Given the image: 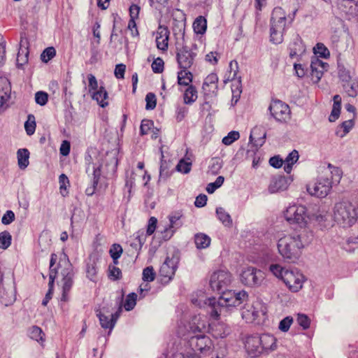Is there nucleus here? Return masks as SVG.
Segmentation results:
<instances>
[{
    "label": "nucleus",
    "instance_id": "obj_63",
    "mask_svg": "<svg viewBox=\"0 0 358 358\" xmlns=\"http://www.w3.org/2000/svg\"><path fill=\"white\" fill-rule=\"evenodd\" d=\"M294 69L296 76L300 78H303L307 73V69L301 64H294Z\"/></svg>",
    "mask_w": 358,
    "mask_h": 358
},
{
    "label": "nucleus",
    "instance_id": "obj_55",
    "mask_svg": "<svg viewBox=\"0 0 358 358\" xmlns=\"http://www.w3.org/2000/svg\"><path fill=\"white\" fill-rule=\"evenodd\" d=\"M192 164L185 159H181L176 166V170L182 173H187L190 171Z\"/></svg>",
    "mask_w": 358,
    "mask_h": 358
},
{
    "label": "nucleus",
    "instance_id": "obj_24",
    "mask_svg": "<svg viewBox=\"0 0 358 358\" xmlns=\"http://www.w3.org/2000/svg\"><path fill=\"white\" fill-rule=\"evenodd\" d=\"M289 50L290 57H294L304 52V45L302 39L299 36H296L289 43Z\"/></svg>",
    "mask_w": 358,
    "mask_h": 358
},
{
    "label": "nucleus",
    "instance_id": "obj_32",
    "mask_svg": "<svg viewBox=\"0 0 358 358\" xmlns=\"http://www.w3.org/2000/svg\"><path fill=\"white\" fill-rule=\"evenodd\" d=\"M299 159V153L298 151L294 150L291 152L289 155L286 157L284 161L285 166L284 170L286 173H289L292 169V165L296 162Z\"/></svg>",
    "mask_w": 358,
    "mask_h": 358
},
{
    "label": "nucleus",
    "instance_id": "obj_23",
    "mask_svg": "<svg viewBox=\"0 0 358 358\" xmlns=\"http://www.w3.org/2000/svg\"><path fill=\"white\" fill-rule=\"evenodd\" d=\"M29 337L38 342L41 346H44L45 342V334L38 326L33 325L28 329Z\"/></svg>",
    "mask_w": 358,
    "mask_h": 358
},
{
    "label": "nucleus",
    "instance_id": "obj_49",
    "mask_svg": "<svg viewBox=\"0 0 358 358\" xmlns=\"http://www.w3.org/2000/svg\"><path fill=\"white\" fill-rule=\"evenodd\" d=\"M156 273L152 266H147L143 271V280L145 282H152L155 278Z\"/></svg>",
    "mask_w": 358,
    "mask_h": 358
},
{
    "label": "nucleus",
    "instance_id": "obj_39",
    "mask_svg": "<svg viewBox=\"0 0 358 358\" xmlns=\"http://www.w3.org/2000/svg\"><path fill=\"white\" fill-rule=\"evenodd\" d=\"M59 182L60 194L63 196H66L69 193L68 187L70 186V182L68 177L64 173L61 174L59 178Z\"/></svg>",
    "mask_w": 358,
    "mask_h": 358
},
{
    "label": "nucleus",
    "instance_id": "obj_10",
    "mask_svg": "<svg viewBox=\"0 0 358 358\" xmlns=\"http://www.w3.org/2000/svg\"><path fill=\"white\" fill-rule=\"evenodd\" d=\"M189 343L194 352H198L203 356L210 355L213 351L211 339L203 334L192 336Z\"/></svg>",
    "mask_w": 358,
    "mask_h": 358
},
{
    "label": "nucleus",
    "instance_id": "obj_20",
    "mask_svg": "<svg viewBox=\"0 0 358 358\" xmlns=\"http://www.w3.org/2000/svg\"><path fill=\"white\" fill-rule=\"evenodd\" d=\"M209 331L215 338H224L230 332L229 327L223 322L213 323L208 324Z\"/></svg>",
    "mask_w": 358,
    "mask_h": 358
},
{
    "label": "nucleus",
    "instance_id": "obj_28",
    "mask_svg": "<svg viewBox=\"0 0 358 358\" xmlns=\"http://www.w3.org/2000/svg\"><path fill=\"white\" fill-rule=\"evenodd\" d=\"M17 164L21 169H26L29 164V152L26 148L19 149L17 152Z\"/></svg>",
    "mask_w": 358,
    "mask_h": 358
},
{
    "label": "nucleus",
    "instance_id": "obj_16",
    "mask_svg": "<svg viewBox=\"0 0 358 358\" xmlns=\"http://www.w3.org/2000/svg\"><path fill=\"white\" fill-rule=\"evenodd\" d=\"M263 278L262 272L254 267L245 268L241 274V282L248 286H254L259 284Z\"/></svg>",
    "mask_w": 358,
    "mask_h": 358
},
{
    "label": "nucleus",
    "instance_id": "obj_60",
    "mask_svg": "<svg viewBox=\"0 0 358 358\" xmlns=\"http://www.w3.org/2000/svg\"><path fill=\"white\" fill-rule=\"evenodd\" d=\"M157 220L155 217H151L148 220L146 234L148 236L152 235L157 228Z\"/></svg>",
    "mask_w": 358,
    "mask_h": 358
},
{
    "label": "nucleus",
    "instance_id": "obj_35",
    "mask_svg": "<svg viewBox=\"0 0 358 358\" xmlns=\"http://www.w3.org/2000/svg\"><path fill=\"white\" fill-rule=\"evenodd\" d=\"M122 252L123 250L120 244L114 243L111 245L109 250V254L113 259V263H114V264H118V259L121 257Z\"/></svg>",
    "mask_w": 358,
    "mask_h": 358
},
{
    "label": "nucleus",
    "instance_id": "obj_5",
    "mask_svg": "<svg viewBox=\"0 0 358 358\" xmlns=\"http://www.w3.org/2000/svg\"><path fill=\"white\" fill-rule=\"evenodd\" d=\"M303 247L301 236L296 233L284 235L278 242V250L280 255L292 262L299 258Z\"/></svg>",
    "mask_w": 358,
    "mask_h": 358
},
{
    "label": "nucleus",
    "instance_id": "obj_11",
    "mask_svg": "<svg viewBox=\"0 0 358 358\" xmlns=\"http://www.w3.org/2000/svg\"><path fill=\"white\" fill-rule=\"evenodd\" d=\"M231 282V273L224 270L214 272L210 280V285L213 290L221 292L226 289Z\"/></svg>",
    "mask_w": 358,
    "mask_h": 358
},
{
    "label": "nucleus",
    "instance_id": "obj_2",
    "mask_svg": "<svg viewBox=\"0 0 358 358\" xmlns=\"http://www.w3.org/2000/svg\"><path fill=\"white\" fill-rule=\"evenodd\" d=\"M248 295L245 291L235 292L228 290L224 292L217 301L215 298H209L205 302L210 310V317L218 320L222 309L225 308L236 307L248 300Z\"/></svg>",
    "mask_w": 358,
    "mask_h": 358
},
{
    "label": "nucleus",
    "instance_id": "obj_51",
    "mask_svg": "<svg viewBox=\"0 0 358 358\" xmlns=\"http://www.w3.org/2000/svg\"><path fill=\"white\" fill-rule=\"evenodd\" d=\"M151 67L154 73H161L164 69V62L162 58L157 57L152 62Z\"/></svg>",
    "mask_w": 358,
    "mask_h": 358
},
{
    "label": "nucleus",
    "instance_id": "obj_6",
    "mask_svg": "<svg viewBox=\"0 0 358 358\" xmlns=\"http://www.w3.org/2000/svg\"><path fill=\"white\" fill-rule=\"evenodd\" d=\"M287 20V14L284 9L281 7L274 8L270 22V38L273 43L280 44L283 41Z\"/></svg>",
    "mask_w": 358,
    "mask_h": 358
},
{
    "label": "nucleus",
    "instance_id": "obj_25",
    "mask_svg": "<svg viewBox=\"0 0 358 358\" xmlns=\"http://www.w3.org/2000/svg\"><path fill=\"white\" fill-rule=\"evenodd\" d=\"M208 324H211L206 318H201V317H195L192 320V324L191 329L193 333H203L207 329L209 330Z\"/></svg>",
    "mask_w": 358,
    "mask_h": 358
},
{
    "label": "nucleus",
    "instance_id": "obj_54",
    "mask_svg": "<svg viewBox=\"0 0 358 358\" xmlns=\"http://www.w3.org/2000/svg\"><path fill=\"white\" fill-rule=\"evenodd\" d=\"M239 138V133L238 131H230L227 136L223 138L222 143L226 145H229Z\"/></svg>",
    "mask_w": 358,
    "mask_h": 358
},
{
    "label": "nucleus",
    "instance_id": "obj_38",
    "mask_svg": "<svg viewBox=\"0 0 358 358\" xmlns=\"http://www.w3.org/2000/svg\"><path fill=\"white\" fill-rule=\"evenodd\" d=\"M313 52L316 55L315 57L317 58L320 57L327 59L330 56V52L328 48L321 43H317L316 45L313 48Z\"/></svg>",
    "mask_w": 358,
    "mask_h": 358
},
{
    "label": "nucleus",
    "instance_id": "obj_42",
    "mask_svg": "<svg viewBox=\"0 0 358 358\" xmlns=\"http://www.w3.org/2000/svg\"><path fill=\"white\" fill-rule=\"evenodd\" d=\"M29 58V51L27 48L19 49L17 55V65L19 67H22L24 64L28 62Z\"/></svg>",
    "mask_w": 358,
    "mask_h": 358
},
{
    "label": "nucleus",
    "instance_id": "obj_29",
    "mask_svg": "<svg viewBox=\"0 0 358 358\" xmlns=\"http://www.w3.org/2000/svg\"><path fill=\"white\" fill-rule=\"evenodd\" d=\"M339 5L350 14L358 13V3L355 0H338Z\"/></svg>",
    "mask_w": 358,
    "mask_h": 358
},
{
    "label": "nucleus",
    "instance_id": "obj_31",
    "mask_svg": "<svg viewBox=\"0 0 358 358\" xmlns=\"http://www.w3.org/2000/svg\"><path fill=\"white\" fill-rule=\"evenodd\" d=\"M197 99V90L193 85L188 86L184 91L183 99L186 104L194 103Z\"/></svg>",
    "mask_w": 358,
    "mask_h": 358
},
{
    "label": "nucleus",
    "instance_id": "obj_33",
    "mask_svg": "<svg viewBox=\"0 0 358 358\" xmlns=\"http://www.w3.org/2000/svg\"><path fill=\"white\" fill-rule=\"evenodd\" d=\"M94 179H93V187L90 188H87L86 189V194L88 196H92L96 188L99 186V183H101L102 178H101V171L100 167H97L94 169L93 172Z\"/></svg>",
    "mask_w": 358,
    "mask_h": 358
},
{
    "label": "nucleus",
    "instance_id": "obj_41",
    "mask_svg": "<svg viewBox=\"0 0 358 358\" xmlns=\"http://www.w3.org/2000/svg\"><path fill=\"white\" fill-rule=\"evenodd\" d=\"M36 120L34 115L30 114L27 117V120L24 123V129L27 132V134L29 136H31L34 134L36 130Z\"/></svg>",
    "mask_w": 358,
    "mask_h": 358
},
{
    "label": "nucleus",
    "instance_id": "obj_47",
    "mask_svg": "<svg viewBox=\"0 0 358 358\" xmlns=\"http://www.w3.org/2000/svg\"><path fill=\"white\" fill-rule=\"evenodd\" d=\"M285 180L283 178L273 179L268 187L269 192L271 193H275L280 190H282Z\"/></svg>",
    "mask_w": 358,
    "mask_h": 358
},
{
    "label": "nucleus",
    "instance_id": "obj_46",
    "mask_svg": "<svg viewBox=\"0 0 358 358\" xmlns=\"http://www.w3.org/2000/svg\"><path fill=\"white\" fill-rule=\"evenodd\" d=\"M56 55V50L53 47L45 48L41 55V59L45 63H48Z\"/></svg>",
    "mask_w": 358,
    "mask_h": 358
},
{
    "label": "nucleus",
    "instance_id": "obj_4",
    "mask_svg": "<svg viewBox=\"0 0 358 358\" xmlns=\"http://www.w3.org/2000/svg\"><path fill=\"white\" fill-rule=\"evenodd\" d=\"M270 271L280 279L291 292H299L306 279L304 275L296 268L283 267L278 264H271Z\"/></svg>",
    "mask_w": 358,
    "mask_h": 358
},
{
    "label": "nucleus",
    "instance_id": "obj_58",
    "mask_svg": "<svg viewBox=\"0 0 358 358\" xmlns=\"http://www.w3.org/2000/svg\"><path fill=\"white\" fill-rule=\"evenodd\" d=\"M182 217V214L179 212L175 213L169 217L170 227L171 228H179L182 224L179 222Z\"/></svg>",
    "mask_w": 358,
    "mask_h": 358
},
{
    "label": "nucleus",
    "instance_id": "obj_48",
    "mask_svg": "<svg viewBox=\"0 0 358 358\" xmlns=\"http://www.w3.org/2000/svg\"><path fill=\"white\" fill-rule=\"evenodd\" d=\"M154 123L150 120H143L140 126V135L144 136L148 134L151 129H153Z\"/></svg>",
    "mask_w": 358,
    "mask_h": 358
},
{
    "label": "nucleus",
    "instance_id": "obj_14",
    "mask_svg": "<svg viewBox=\"0 0 358 358\" xmlns=\"http://www.w3.org/2000/svg\"><path fill=\"white\" fill-rule=\"evenodd\" d=\"M196 53L187 46L178 50L176 59L180 69H191L194 64Z\"/></svg>",
    "mask_w": 358,
    "mask_h": 358
},
{
    "label": "nucleus",
    "instance_id": "obj_45",
    "mask_svg": "<svg viewBox=\"0 0 358 358\" xmlns=\"http://www.w3.org/2000/svg\"><path fill=\"white\" fill-rule=\"evenodd\" d=\"M12 236L10 234L4 231L0 233V248L6 250L11 244Z\"/></svg>",
    "mask_w": 358,
    "mask_h": 358
},
{
    "label": "nucleus",
    "instance_id": "obj_17",
    "mask_svg": "<svg viewBox=\"0 0 358 358\" xmlns=\"http://www.w3.org/2000/svg\"><path fill=\"white\" fill-rule=\"evenodd\" d=\"M329 64L317 57H313L310 62V79L313 83H318L327 70Z\"/></svg>",
    "mask_w": 358,
    "mask_h": 358
},
{
    "label": "nucleus",
    "instance_id": "obj_34",
    "mask_svg": "<svg viewBox=\"0 0 358 358\" xmlns=\"http://www.w3.org/2000/svg\"><path fill=\"white\" fill-rule=\"evenodd\" d=\"M96 315L99 319L101 327L104 329H109L110 330L113 329L115 326V320L111 318L110 315L106 316L101 311H97Z\"/></svg>",
    "mask_w": 358,
    "mask_h": 358
},
{
    "label": "nucleus",
    "instance_id": "obj_13",
    "mask_svg": "<svg viewBox=\"0 0 358 358\" xmlns=\"http://www.w3.org/2000/svg\"><path fill=\"white\" fill-rule=\"evenodd\" d=\"M284 216L289 222L298 224H306L308 218L306 207L296 205L289 206Z\"/></svg>",
    "mask_w": 358,
    "mask_h": 358
},
{
    "label": "nucleus",
    "instance_id": "obj_7",
    "mask_svg": "<svg viewBox=\"0 0 358 358\" xmlns=\"http://www.w3.org/2000/svg\"><path fill=\"white\" fill-rule=\"evenodd\" d=\"M334 217L335 222L343 227H351L358 217V206L349 202H340L335 205Z\"/></svg>",
    "mask_w": 358,
    "mask_h": 358
},
{
    "label": "nucleus",
    "instance_id": "obj_3",
    "mask_svg": "<svg viewBox=\"0 0 358 358\" xmlns=\"http://www.w3.org/2000/svg\"><path fill=\"white\" fill-rule=\"evenodd\" d=\"M245 350L251 357H258L277 349V339L269 334L249 335L243 340Z\"/></svg>",
    "mask_w": 358,
    "mask_h": 358
},
{
    "label": "nucleus",
    "instance_id": "obj_53",
    "mask_svg": "<svg viewBox=\"0 0 358 358\" xmlns=\"http://www.w3.org/2000/svg\"><path fill=\"white\" fill-rule=\"evenodd\" d=\"M224 180V177L218 176L214 182L209 183L206 187V191L209 194L213 193L215 189L221 187Z\"/></svg>",
    "mask_w": 358,
    "mask_h": 358
},
{
    "label": "nucleus",
    "instance_id": "obj_21",
    "mask_svg": "<svg viewBox=\"0 0 358 358\" xmlns=\"http://www.w3.org/2000/svg\"><path fill=\"white\" fill-rule=\"evenodd\" d=\"M192 27L194 33L201 36L199 41L201 43H203L205 40L203 36L207 30V20L201 15L197 17L193 22Z\"/></svg>",
    "mask_w": 358,
    "mask_h": 358
},
{
    "label": "nucleus",
    "instance_id": "obj_40",
    "mask_svg": "<svg viewBox=\"0 0 358 358\" xmlns=\"http://www.w3.org/2000/svg\"><path fill=\"white\" fill-rule=\"evenodd\" d=\"M116 265L113 263L108 266V277L113 281L120 280L122 278V271Z\"/></svg>",
    "mask_w": 358,
    "mask_h": 358
},
{
    "label": "nucleus",
    "instance_id": "obj_22",
    "mask_svg": "<svg viewBox=\"0 0 358 358\" xmlns=\"http://www.w3.org/2000/svg\"><path fill=\"white\" fill-rule=\"evenodd\" d=\"M91 96L102 108L108 105V94L103 86H100L99 90L93 92Z\"/></svg>",
    "mask_w": 358,
    "mask_h": 358
},
{
    "label": "nucleus",
    "instance_id": "obj_12",
    "mask_svg": "<svg viewBox=\"0 0 358 358\" xmlns=\"http://www.w3.org/2000/svg\"><path fill=\"white\" fill-rule=\"evenodd\" d=\"M269 110L272 116L281 122H287L291 117L289 106L280 100H273L269 106Z\"/></svg>",
    "mask_w": 358,
    "mask_h": 358
},
{
    "label": "nucleus",
    "instance_id": "obj_44",
    "mask_svg": "<svg viewBox=\"0 0 358 358\" xmlns=\"http://www.w3.org/2000/svg\"><path fill=\"white\" fill-rule=\"evenodd\" d=\"M137 300V294L135 293H131L128 294L123 302V307L127 311L132 310L136 304Z\"/></svg>",
    "mask_w": 358,
    "mask_h": 358
},
{
    "label": "nucleus",
    "instance_id": "obj_15",
    "mask_svg": "<svg viewBox=\"0 0 358 358\" xmlns=\"http://www.w3.org/2000/svg\"><path fill=\"white\" fill-rule=\"evenodd\" d=\"M178 262V259L174 255L166 258L159 269V276L162 282H168L172 279L175 275Z\"/></svg>",
    "mask_w": 358,
    "mask_h": 358
},
{
    "label": "nucleus",
    "instance_id": "obj_50",
    "mask_svg": "<svg viewBox=\"0 0 358 358\" xmlns=\"http://www.w3.org/2000/svg\"><path fill=\"white\" fill-rule=\"evenodd\" d=\"M87 78L88 80V92L91 94L93 92L99 90L98 81L96 77L91 73L87 76Z\"/></svg>",
    "mask_w": 358,
    "mask_h": 358
},
{
    "label": "nucleus",
    "instance_id": "obj_43",
    "mask_svg": "<svg viewBox=\"0 0 358 358\" xmlns=\"http://www.w3.org/2000/svg\"><path fill=\"white\" fill-rule=\"evenodd\" d=\"M216 213L218 219L225 225L231 226L232 220L230 215L222 208H218L216 210Z\"/></svg>",
    "mask_w": 358,
    "mask_h": 358
},
{
    "label": "nucleus",
    "instance_id": "obj_30",
    "mask_svg": "<svg viewBox=\"0 0 358 358\" xmlns=\"http://www.w3.org/2000/svg\"><path fill=\"white\" fill-rule=\"evenodd\" d=\"M210 238L205 234L199 233L194 236V242L196 248L199 249L208 248L210 244Z\"/></svg>",
    "mask_w": 358,
    "mask_h": 358
},
{
    "label": "nucleus",
    "instance_id": "obj_37",
    "mask_svg": "<svg viewBox=\"0 0 358 358\" xmlns=\"http://www.w3.org/2000/svg\"><path fill=\"white\" fill-rule=\"evenodd\" d=\"M11 85L9 80L5 77H0V96L10 98Z\"/></svg>",
    "mask_w": 358,
    "mask_h": 358
},
{
    "label": "nucleus",
    "instance_id": "obj_18",
    "mask_svg": "<svg viewBox=\"0 0 358 358\" xmlns=\"http://www.w3.org/2000/svg\"><path fill=\"white\" fill-rule=\"evenodd\" d=\"M155 34L157 48L162 53H166L169 49V29L166 26L160 25Z\"/></svg>",
    "mask_w": 358,
    "mask_h": 358
},
{
    "label": "nucleus",
    "instance_id": "obj_9",
    "mask_svg": "<svg viewBox=\"0 0 358 358\" xmlns=\"http://www.w3.org/2000/svg\"><path fill=\"white\" fill-rule=\"evenodd\" d=\"M241 309L242 318L248 323H252L264 317L267 312L266 305L258 299L252 301H245Z\"/></svg>",
    "mask_w": 358,
    "mask_h": 358
},
{
    "label": "nucleus",
    "instance_id": "obj_57",
    "mask_svg": "<svg viewBox=\"0 0 358 358\" xmlns=\"http://www.w3.org/2000/svg\"><path fill=\"white\" fill-rule=\"evenodd\" d=\"M146 109L152 110L156 107L157 99L155 94L150 92L145 96Z\"/></svg>",
    "mask_w": 358,
    "mask_h": 358
},
{
    "label": "nucleus",
    "instance_id": "obj_56",
    "mask_svg": "<svg viewBox=\"0 0 358 358\" xmlns=\"http://www.w3.org/2000/svg\"><path fill=\"white\" fill-rule=\"evenodd\" d=\"M292 323H293L292 317L287 316L280 322L278 328L280 331H282L283 332H287L289 329Z\"/></svg>",
    "mask_w": 358,
    "mask_h": 358
},
{
    "label": "nucleus",
    "instance_id": "obj_52",
    "mask_svg": "<svg viewBox=\"0 0 358 358\" xmlns=\"http://www.w3.org/2000/svg\"><path fill=\"white\" fill-rule=\"evenodd\" d=\"M296 321L299 326L303 329H307L310 325V319L305 314L299 313L297 315Z\"/></svg>",
    "mask_w": 358,
    "mask_h": 358
},
{
    "label": "nucleus",
    "instance_id": "obj_26",
    "mask_svg": "<svg viewBox=\"0 0 358 358\" xmlns=\"http://www.w3.org/2000/svg\"><path fill=\"white\" fill-rule=\"evenodd\" d=\"M57 262V255L55 253L51 255L50 262V273H49V292H52L53 286L55 279L57 277V268L58 267H55V264Z\"/></svg>",
    "mask_w": 358,
    "mask_h": 358
},
{
    "label": "nucleus",
    "instance_id": "obj_19",
    "mask_svg": "<svg viewBox=\"0 0 358 358\" xmlns=\"http://www.w3.org/2000/svg\"><path fill=\"white\" fill-rule=\"evenodd\" d=\"M218 77L216 73H211L204 80L202 89L205 96L216 95L217 92Z\"/></svg>",
    "mask_w": 358,
    "mask_h": 358
},
{
    "label": "nucleus",
    "instance_id": "obj_27",
    "mask_svg": "<svg viewBox=\"0 0 358 358\" xmlns=\"http://www.w3.org/2000/svg\"><path fill=\"white\" fill-rule=\"evenodd\" d=\"M189 69H180L178 73V84L180 86H192L191 84L193 79L192 73L189 71Z\"/></svg>",
    "mask_w": 358,
    "mask_h": 358
},
{
    "label": "nucleus",
    "instance_id": "obj_61",
    "mask_svg": "<svg viewBox=\"0 0 358 358\" xmlns=\"http://www.w3.org/2000/svg\"><path fill=\"white\" fill-rule=\"evenodd\" d=\"M126 71V66L123 64H117L115 66L114 74L117 79H123Z\"/></svg>",
    "mask_w": 358,
    "mask_h": 358
},
{
    "label": "nucleus",
    "instance_id": "obj_59",
    "mask_svg": "<svg viewBox=\"0 0 358 358\" xmlns=\"http://www.w3.org/2000/svg\"><path fill=\"white\" fill-rule=\"evenodd\" d=\"M35 100L38 104L44 106L48 101V94L45 92H38L35 94Z\"/></svg>",
    "mask_w": 358,
    "mask_h": 358
},
{
    "label": "nucleus",
    "instance_id": "obj_1",
    "mask_svg": "<svg viewBox=\"0 0 358 358\" xmlns=\"http://www.w3.org/2000/svg\"><path fill=\"white\" fill-rule=\"evenodd\" d=\"M342 176V170L329 163L327 166L320 168L317 178L307 185V191L312 196L325 198L331 192L332 187L341 182Z\"/></svg>",
    "mask_w": 358,
    "mask_h": 358
},
{
    "label": "nucleus",
    "instance_id": "obj_64",
    "mask_svg": "<svg viewBox=\"0 0 358 358\" xmlns=\"http://www.w3.org/2000/svg\"><path fill=\"white\" fill-rule=\"evenodd\" d=\"M15 220V214L12 210H7L1 219L3 224H9Z\"/></svg>",
    "mask_w": 358,
    "mask_h": 358
},
{
    "label": "nucleus",
    "instance_id": "obj_62",
    "mask_svg": "<svg viewBox=\"0 0 358 358\" xmlns=\"http://www.w3.org/2000/svg\"><path fill=\"white\" fill-rule=\"evenodd\" d=\"M219 54L217 52H210L205 57L206 62L210 64L215 65L218 62Z\"/></svg>",
    "mask_w": 358,
    "mask_h": 358
},
{
    "label": "nucleus",
    "instance_id": "obj_8",
    "mask_svg": "<svg viewBox=\"0 0 358 358\" xmlns=\"http://www.w3.org/2000/svg\"><path fill=\"white\" fill-rule=\"evenodd\" d=\"M62 267L63 268L61 270V274L63 276L62 279V294L61 301L67 302L69 300V292L73 283V272L72 265L66 255H64V257L59 259L58 263V268Z\"/></svg>",
    "mask_w": 358,
    "mask_h": 358
},
{
    "label": "nucleus",
    "instance_id": "obj_36",
    "mask_svg": "<svg viewBox=\"0 0 358 358\" xmlns=\"http://www.w3.org/2000/svg\"><path fill=\"white\" fill-rule=\"evenodd\" d=\"M343 87L345 90L346 93L352 97H355L358 93V80L354 79L350 83L343 84Z\"/></svg>",
    "mask_w": 358,
    "mask_h": 358
}]
</instances>
